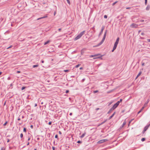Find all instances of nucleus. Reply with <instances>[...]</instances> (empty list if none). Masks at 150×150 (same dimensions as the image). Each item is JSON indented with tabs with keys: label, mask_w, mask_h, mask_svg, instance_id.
<instances>
[{
	"label": "nucleus",
	"mask_w": 150,
	"mask_h": 150,
	"mask_svg": "<svg viewBox=\"0 0 150 150\" xmlns=\"http://www.w3.org/2000/svg\"><path fill=\"white\" fill-rule=\"evenodd\" d=\"M85 32V31L84 30L81 32L75 38H74V41H76L80 39L81 37L84 34Z\"/></svg>",
	"instance_id": "nucleus-1"
},
{
	"label": "nucleus",
	"mask_w": 150,
	"mask_h": 150,
	"mask_svg": "<svg viewBox=\"0 0 150 150\" xmlns=\"http://www.w3.org/2000/svg\"><path fill=\"white\" fill-rule=\"evenodd\" d=\"M120 40V38L119 37H118L117 38L116 41H115L114 46H113V51H114V50H115L117 46V45L118 44V43H119V41Z\"/></svg>",
	"instance_id": "nucleus-2"
},
{
	"label": "nucleus",
	"mask_w": 150,
	"mask_h": 150,
	"mask_svg": "<svg viewBox=\"0 0 150 150\" xmlns=\"http://www.w3.org/2000/svg\"><path fill=\"white\" fill-rule=\"evenodd\" d=\"M106 31L105 32V33L104 34V35L103 37L102 40H101V41L98 45H96V47H98V46H99L100 45H101V44H102L103 43V42H104V41L105 39L106 36Z\"/></svg>",
	"instance_id": "nucleus-3"
},
{
	"label": "nucleus",
	"mask_w": 150,
	"mask_h": 150,
	"mask_svg": "<svg viewBox=\"0 0 150 150\" xmlns=\"http://www.w3.org/2000/svg\"><path fill=\"white\" fill-rule=\"evenodd\" d=\"M106 31L105 32V33L104 34V35L103 37L102 40H101V41L98 45H96V47H98V46H99L100 45H101V44H102L103 43V42H104V41L105 39L106 36Z\"/></svg>",
	"instance_id": "nucleus-4"
},
{
	"label": "nucleus",
	"mask_w": 150,
	"mask_h": 150,
	"mask_svg": "<svg viewBox=\"0 0 150 150\" xmlns=\"http://www.w3.org/2000/svg\"><path fill=\"white\" fill-rule=\"evenodd\" d=\"M103 55H101L100 54H96L94 55H91V57H97L95 58H100L102 57Z\"/></svg>",
	"instance_id": "nucleus-5"
},
{
	"label": "nucleus",
	"mask_w": 150,
	"mask_h": 150,
	"mask_svg": "<svg viewBox=\"0 0 150 150\" xmlns=\"http://www.w3.org/2000/svg\"><path fill=\"white\" fill-rule=\"evenodd\" d=\"M138 25L134 23H133L130 25V27L132 28H137Z\"/></svg>",
	"instance_id": "nucleus-6"
},
{
	"label": "nucleus",
	"mask_w": 150,
	"mask_h": 150,
	"mask_svg": "<svg viewBox=\"0 0 150 150\" xmlns=\"http://www.w3.org/2000/svg\"><path fill=\"white\" fill-rule=\"evenodd\" d=\"M106 140H107L105 139H102V140H100L98 141L97 142V143L98 144H102V143H103L105 142L106 141Z\"/></svg>",
	"instance_id": "nucleus-7"
},
{
	"label": "nucleus",
	"mask_w": 150,
	"mask_h": 150,
	"mask_svg": "<svg viewBox=\"0 0 150 150\" xmlns=\"http://www.w3.org/2000/svg\"><path fill=\"white\" fill-rule=\"evenodd\" d=\"M150 126V123L148 124H147L146 125L144 128V129L145 131H146L149 127Z\"/></svg>",
	"instance_id": "nucleus-8"
},
{
	"label": "nucleus",
	"mask_w": 150,
	"mask_h": 150,
	"mask_svg": "<svg viewBox=\"0 0 150 150\" xmlns=\"http://www.w3.org/2000/svg\"><path fill=\"white\" fill-rule=\"evenodd\" d=\"M104 28H105V27H104V26H103L102 27L101 30V31H100V33L99 34V36L100 35L102 34V33H103V30L104 29Z\"/></svg>",
	"instance_id": "nucleus-9"
},
{
	"label": "nucleus",
	"mask_w": 150,
	"mask_h": 150,
	"mask_svg": "<svg viewBox=\"0 0 150 150\" xmlns=\"http://www.w3.org/2000/svg\"><path fill=\"white\" fill-rule=\"evenodd\" d=\"M118 105L116 103L113 105V110L116 109L118 106Z\"/></svg>",
	"instance_id": "nucleus-10"
},
{
	"label": "nucleus",
	"mask_w": 150,
	"mask_h": 150,
	"mask_svg": "<svg viewBox=\"0 0 150 150\" xmlns=\"http://www.w3.org/2000/svg\"><path fill=\"white\" fill-rule=\"evenodd\" d=\"M149 99H148L146 101V102L144 104V106H143V107H144V108L145 107H146V106L147 105V104L149 103Z\"/></svg>",
	"instance_id": "nucleus-11"
},
{
	"label": "nucleus",
	"mask_w": 150,
	"mask_h": 150,
	"mask_svg": "<svg viewBox=\"0 0 150 150\" xmlns=\"http://www.w3.org/2000/svg\"><path fill=\"white\" fill-rule=\"evenodd\" d=\"M142 73V72L140 71L138 73V74L137 75V76L136 77L135 79H137L141 74Z\"/></svg>",
	"instance_id": "nucleus-12"
},
{
	"label": "nucleus",
	"mask_w": 150,
	"mask_h": 150,
	"mask_svg": "<svg viewBox=\"0 0 150 150\" xmlns=\"http://www.w3.org/2000/svg\"><path fill=\"white\" fill-rule=\"evenodd\" d=\"M126 121L125 120L124 121L122 125L120 127V128H122V127H124V126L126 124Z\"/></svg>",
	"instance_id": "nucleus-13"
},
{
	"label": "nucleus",
	"mask_w": 150,
	"mask_h": 150,
	"mask_svg": "<svg viewBox=\"0 0 150 150\" xmlns=\"http://www.w3.org/2000/svg\"><path fill=\"white\" fill-rule=\"evenodd\" d=\"M144 108V107H143V106L142 107V108L140 109V110L138 112H137V114H139L143 110V109Z\"/></svg>",
	"instance_id": "nucleus-14"
},
{
	"label": "nucleus",
	"mask_w": 150,
	"mask_h": 150,
	"mask_svg": "<svg viewBox=\"0 0 150 150\" xmlns=\"http://www.w3.org/2000/svg\"><path fill=\"white\" fill-rule=\"evenodd\" d=\"M150 6L149 5H148L146 8V10H147V11L149 10L150 9Z\"/></svg>",
	"instance_id": "nucleus-15"
},
{
	"label": "nucleus",
	"mask_w": 150,
	"mask_h": 150,
	"mask_svg": "<svg viewBox=\"0 0 150 150\" xmlns=\"http://www.w3.org/2000/svg\"><path fill=\"white\" fill-rule=\"evenodd\" d=\"M50 42L49 40H48L44 43V45H45L48 44Z\"/></svg>",
	"instance_id": "nucleus-16"
},
{
	"label": "nucleus",
	"mask_w": 150,
	"mask_h": 150,
	"mask_svg": "<svg viewBox=\"0 0 150 150\" xmlns=\"http://www.w3.org/2000/svg\"><path fill=\"white\" fill-rule=\"evenodd\" d=\"M85 133L83 134H82L80 136V137L81 138H83L85 136Z\"/></svg>",
	"instance_id": "nucleus-17"
},
{
	"label": "nucleus",
	"mask_w": 150,
	"mask_h": 150,
	"mask_svg": "<svg viewBox=\"0 0 150 150\" xmlns=\"http://www.w3.org/2000/svg\"><path fill=\"white\" fill-rule=\"evenodd\" d=\"M112 110V107H111L110 109V110L108 111V113H109L110 112H111Z\"/></svg>",
	"instance_id": "nucleus-18"
},
{
	"label": "nucleus",
	"mask_w": 150,
	"mask_h": 150,
	"mask_svg": "<svg viewBox=\"0 0 150 150\" xmlns=\"http://www.w3.org/2000/svg\"><path fill=\"white\" fill-rule=\"evenodd\" d=\"M145 140H146L145 138H143L141 139V140L142 142H144V141H145Z\"/></svg>",
	"instance_id": "nucleus-19"
},
{
	"label": "nucleus",
	"mask_w": 150,
	"mask_h": 150,
	"mask_svg": "<svg viewBox=\"0 0 150 150\" xmlns=\"http://www.w3.org/2000/svg\"><path fill=\"white\" fill-rule=\"evenodd\" d=\"M38 65H33V67L34 68H35V67H38Z\"/></svg>",
	"instance_id": "nucleus-20"
},
{
	"label": "nucleus",
	"mask_w": 150,
	"mask_h": 150,
	"mask_svg": "<svg viewBox=\"0 0 150 150\" xmlns=\"http://www.w3.org/2000/svg\"><path fill=\"white\" fill-rule=\"evenodd\" d=\"M26 88L25 87V86H23L21 88V90H23L24 89Z\"/></svg>",
	"instance_id": "nucleus-21"
},
{
	"label": "nucleus",
	"mask_w": 150,
	"mask_h": 150,
	"mask_svg": "<svg viewBox=\"0 0 150 150\" xmlns=\"http://www.w3.org/2000/svg\"><path fill=\"white\" fill-rule=\"evenodd\" d=\"M98 92V90L94 91H93V93H96Z\"/></svg>",
	"instance_id": "nucleus-22"
},
{
	"label": "nucleus",
	"mask_w": 150,
	"mask_h": 150,
	"mask_svg": "<svg viewBox=\"0 0 150 150\" xmlns=\"http://www.w3.org/2000/svg\"><path fill=\"white\" fill-rule=\"evenodd\" d=\"M69 70H68V69H67V70H64V71L65 72H68L69 71Z\"/></svg>",
	"instance_id": "nucleus-23"
},
{
	"label": "nucleus",
	"mask_w": 150,
	"mask_h": 150,
	"mask_svg": "<svg viewBox=\"0 0 150 150\" xmlns=\"http://www.w3.org/2000/svg\"><path fill=\"white\" fill-rule=\"evenodd\" d=\"M23 131L24 132H26V129L24 127L23 128Z\"/></svg>",
	"instance_id": "nucleus-24"
},
{
	"label": "nucleus",
	"mask_w": 150,
	"mask_h": 150,
	"mask_svg": "<svg viewBox=\"0 0 150 150\" xmlns=\"http://www.w3.org/2000/svg\"><path fill=\"white\" fill-rule=\"evenodd\" d=\"M80 64H78L77 65H76L75 66V67L76 68H78V67L80 66Z\"/></svg>",
	"instance_id": "nucleus-25"
},
{
	"label": "nucleus",
	"mask_w": 150,
	"mask_h": 150,
	"mask_svg": "<svg viewBox=\"0 0 150 150\" xmlns=\"http://www.w3.org/2000/svg\"><path fill=\"white\" fill-rule=\"evenodd\" d=\"M147 3V0H145V4L146 5Z\"/></svg>",
	"instance_id": "nucleus-26"
},
{
	"label": "nucleus",
	"mask_w": 150,
	"mask_h": 150,
	"mask_svg": "<svg viewBox=\"0 0 150 150\" xmlns=\"http://www.w3.org/2000/svg\"><path fill=\"white\" fill-rule=\"evenodd\" d=\"M77 142L78 143H82V141H80V140H79Z\"/></svg>",
	"instance_id": "nucleus-27"
},
{
	"label": "nucleus",
	"mask_w": 150,
	"mask_h": 150,
	"mask_svg": "<svg viewBox=\"0 0 150 150\" xmlns=\"http://www.w3.org/2000/svg\"><path fill=\"white\" fill-rule=\"evenodd\" d=\"M67 1L68 3L70 5V2L69 0H67Z\"/></svg>",
	"instance_id": "nucleus-28"
},
{
	"label": "nucleus",
	"mask_w": 150,
	"mask_h": 150,
	"mask_svg": "<svg viewBox=\"0 0 150 150\" xmlns=\"http://www.w3.org/2000/svg\"><path fill=\"white\" fill-rule=\"evenodd\" d=\"M134 120V119H132L129 122V124L131 123V122H132V121Z\"/></svg>",
	"instance_id": "nucleus-29"
},
{
	"label": "nucleus",
	"mask_w": 150,
	"mask_h": 150,
	"mask_svg": "<svg viewBox=\"0 0 150 150\" xmlns=\"http://www.w3.org/2000/svg\"><path fill=\"white\" fill-rule=\"evenodd\" d=\"M23 134L22 133H21L20 134V137L21 138H22L23 137Z\"/></svg>",
	"instance_id": "nucleus-30"
},
{
	"label": "nucleus",
	"mask_w": 150,
	"mask_h": 150,
	"mask_svg": "<svg viewBox=\"0 0 150 150\" xmlns=\"http://www.w3.org/2000/svg\"><path fill=\"white\" fill-rule=\"evenodd\" d=\"M7 121H6V122L4 124H3V125L4 126H6V124H7Z\"/></svg>",
	"instance_id": "nucleus-31"
},
{
	"label": "nucleus",
	"mask_w": 150,
	"mask_h": 150,
	"mask_svg": "<svg viewBox=\"0 0 150 150\" xmlns=\"http://www.w3.org/2000/svg\"><path fill=\"white\" fill-rule=\"evenodd\" d=\"M42 18H43V17H40V18H38L37 19V20H40V19H42Z\"/></svg>",
	"instance_id": "nucleus-32"
},
{
	"label": "nucleus",
	"mask_w": 150,
	"mask_h": 150,
	"mask_svg": "<svg viewBox=\"0 0 150 150\" xmlns=\"http://www.w3.org/2000/svg\"><path fill=\"white\" fill-rule=\"evenodd\" d=\"M120 102L119 101H117V102H116V103L118 104V105H119L120 103Z\"/></svg>",
	"instance_id": "nucleus-33"
},
{
	"label": "nucleus",
	"mask_w": 150,
	"mask_h": 150,
	"mask_svg": "<svg viewBox=\"0 0 150 150\" xmlns=\"http://www.w3.org/2000/svg\"><path fill=\"white\" fill-rule=\"evenodd\" d=\"M120 102L119 101H117V102H116V103L118 104V105H119L120 103Z\"/></svg>",
	"instance_id": "nucleus-34"
},
{
	"label": "nucleus",
	"mask_w": 150,
	"mask_h": 150,
	"mask_svg": "<svg viewBox=\"0 0 150 150\" xmlns=\"http://www.w3.org/2000/svg\"><path fill=\"white\" fill-rule=\"evenodd\" d=\"M117 1H116L114 2L113 3V6L115 5L116 3H117Z\"/></svg>",
	"instance_id": "nucleus-35"
},
{
	"label": "nucleus",
	"mask_w": 150,
	"mask_h": 150,
	"mask_svg": "<svg viewBox=\"0 0 150 150\" xmlns=\"http://www.w3.org/2000/svg\"><path fill=\"white\" fill-rule=\"evenodd\" d=\"M12 47V45H11L9 47H7V49H9L11 48Z\"/></svg>",
	"instance_id": "nucleus-36"
},
{
	"label": "nucleus",
	"mask_w": 150,
	"mask_h": 150,
	"mask_svg": "<svg viewBox=\"0 0 150 150\" xmlns=\"http://www.w3.org/2000/svg\"><path fill=\"white\" fill-rule=\"evenodd\" d=\"M104 17L105 18H107V16L106 15H105L104 16Z\"/></svg>",
	"instance_id": "nucleus-37"
},
{
	"label": "nucleus",
	"mask_w": 150,
	"mask_h": 150,
	"mask_svg": "<svg viewBox=\"0 0 150 150\" xmlns=\"http://www.w3.org/2000/svg\"><path fill=\"white\" fill-rule=\"evenodd\" d=\"M52 124V122H48V125H51Z\"/></svg>",
	"instance_id": "nucleus-38"
},
{
	"label": "nucleus",
	"mask_w": 150,
	"mask_h": 150,
	"mask_svg": "<svg viewBox=\"0 0 150 150\" xmlns=\"http://www.w3.org/2000/svg\"><path fill=\"white\" fill-rule=\"evenodd\" d=\"M141 35H145V34H144V33L142 32V33H141Z\"/></svg>",
	"instance_id": "nucleus-39"
},
{
	"label": "nucleus",
	"mask_w": 150,
	"mask_h": 150,
	"mask_svg": "<svg viewBox=\"0 0 150 150\" xmlns=\"http://www.w3.org/2000/svg\"><path fill=\"white\" fill-rule=\"evenodd\" d=\"M69 92V90H66V91L65 92H66V93H68Z\"/></svg>",
	"instance_id": "nucleus-40"
},
{
	"label": "nucleus",
	"mask_w": 150,
	"mask_h": 150,
	"mask_svg": "<svg viewBox=\"0 0 150 150\" xmlns=\"http://www.w3.org/2000/svg\"><path fill=\"white\" fill-rule=\"evenodd\" d=\"M55 138H58V135H57V134H56V135H55Z\"/></svg>",
	"instance_id": "nucleus-41"
},
{
	"label": "nucleus",
	"mask_w": 150,
	"mask_h": 150,
	"mask_svg": "<svg viewBox=\"0 0 150 150\" xmlns=\"http://www.w3.org/2000/svg\"><path fill=\"white\" fill-rule=\"evenodd\" d=\"M102 64L101 63H100V64H98L97 65V66H98V67H99Z\"/></svg>",
	"instance_id": "nucleus-42"
},
{
	"label": "nucleus",
	"mask_w": 150,
	"mask_h": 150,
	"mask_svg": "<svg viewBox=\"0 0 150 150\" xmlns=\"http://www.w3.org/2000/svg\"><path fill=\"white\" fill-rule=\"evenodd\" d=\"M122 99H120V100H119V101L120 102V103H121L122 102Z\"/></svg>",
	"instance_id": "nucleus-43"
},
{
	"label": "nucleus",
	"mask_w": 150,
	"mask_h": 150,
	"mask_svg": "<svg viewBox=\"0 0 150 150\" xmlns=\"http://www.w3.org/2000/svg\"><path fill=\"white\" fill-rule=\"evenodd\" d=\"M112 103V102L108 104V106H110Z\"/></svg>",
	"instance_id": "nucleus-44"
},
{
	"label": "nucleus",
	"mask_w": 150,
	"mask_h": 150,
	"mask_svg": "<svg viewBox=\"0 0 150 150\" xmlns=\"http://www.w3.org/2000/svg\"><path fill=\"white\" fill-rule=\"evenodd\" d=\"M147 40L148 42H150V39H148Z\"/></svg>",
	"instance_id": "nucleus-45"
},
{
	"label": "nucleus",
	"mask_w": 150,
	"mask_h": 150,
	"mask_svg": "<svg viewBox=\"0 0 150 150\" xmlns=\"http://www.w3.org/2000/svg\"><path fill=\"white\" fill-rule=\"evenodd\" d=\"M1 150H5V149L4 148L2 147L1 149Z\"/></svg>",
	"instance_id": "nucleus-46"
},
{
	"label": "nucleus",
	"mask_w": 150,
	"mask_h": 150,
	"mask_svg": "<svg viewBox=\"0 0 150 150\" xmlns=\"http://www.w3.org/2000/svg\"><path fill=\"white\" fill-rule=\"evenodd\" d=\"M145 131H145L144 130V129H143V131L142 132V134H143L144 133V132H145Z\"/></svg>",
	"instance_id": "nucleus-47"
},
{
	"label": "nucleus",
	"mask_w": 150,
	"mask_h": 150,
	"mask_svg": "<svg viewBox=\"0 0 150 150\" xmlns=\"http://www.w3.org/2000/svg\"><path fill=\"white\" fill-rule=\"evenodd\" d=\"M59 134H62V132H61V131H59Z\"/></svg>",
	"instance_id": "nucleus-48"
},
{
	"label": "nucleus",
	"mask_w": 150,
	"mask_h": 150,
	"mask_svg": "<svg viewBox=\"0 0 150 150\" xmlns=\"http://www.w3.org/2000/svg\"><path fill=\"white\" fill-rule=\"evenodd\" d=\"M16 73L18 74L19 73H21V71H17Z\"/></svg>",
	"instance_id": "nucleus-49"
},
{
	"label": "nucleus",
	"mask_w": 150,
	"mask_h": 150,
	"mask_svg": "<svg viewBox=\"0 0 150 150\" xmlns=\"http://www.w3.org/2000/svg\"><path fill=\"white\" fill-rule=\"evenodd\" d=\"M52 149L53 150H55V148L53 146L52 147Z\"/></svg>",
	"instance_id": "nucleus-50"
},
{
	"label": "nucleus",
	"mask_w": 150,
	"mask_h": 150,
	"mask_svg": "<svg viewBox=\"0 0 150 150\" xmlns=\"http://www.w3.org/2000/svg\"><path fill=\"white\" fill-rule=\"evenodd\" d=\"M144 21V20L142 19H141L140 20V22H142Z\"/></svg>",
	"instance_id": "nucleus-51"
},
{
	"label": "nucleus",
	"mask_w": 150,
	"mask_h": 150,
	"mask_svg": "<svg viewBox=\"0 0 150 150\" xmlns=\"http://www.w3.org/2000/svg\"><path fill=\"white\" fill-rule=\"evenodd\" d=\"M30 127L31 128H33V125H31L30 126Z\"/></svg>",
	"instance_id": "nucleus-52"
},
{
	"label": "nucleus",
	"mask_w": 150,
	"mask_h": 150,
	"mask_svg": "<svg viewBox=\"0 0 150 150\" xmlns=\"http://www.w3.org/2000/svg\"><path fill=\"white\" fill-rule=\"evenodd\" d=\"M61 30V28H59L58 29V31H60Z\"/></svg>",
	"instance_id": "nucleus-53"
},
{
	"label": "nucleus",
	"mask_w": 150,
	"mask_h": 150,
	"mask_svg": "<svg viewBox=\"0 0 150 150\" xmlns=\"http://www.w3.org/2000/svg\"><path fill=\"white\" fill-rule=\"evenodd\" d=\"M83 69V67H80V68H79V69H80V70Z\"/></svg>",
	"instance_id": "nucleus-54"
},
{
	"label": "nucleus",
	"mask_w": 150,
	"mask_h": 150,
	"mask_svg": "<svg viewBox=\"0 0 150 150\" xmlns=\"http://www.w3.org/2000/svg\"><path fill=\"white\" fill-rule=\"evenodd\" d=\"M9 141H10V140L9 139H7V142L8 143L9 142Z\"/></svg>",
	"instance_id": "nucleus-55"
},
{
	"label": "nucleus",
	"mask_w": 150,
	"mask_h": 150,
	"mask_svg": "<svg viewBox=\"0 0 150 150\" xmlns=\"http://www.w3.org/2000/svg\"><path fill=\"white\" fill-rule=\"evenodd\" d=\"M75 77V76H71V78H74Z\"/></svg>",
	"instance_id": "nucleus-56"
},
{
	"label": "nucleus",
	"mask_w": 150,
	"mask_h": 150,
	"mask_svg": "<svg viewBox=\"0 0 150 150\" xmlns=\"http://www.w3.org/2000/svg\"><path fill=\"white\" fill-rule=\"evenodd\" d=\"M30 137H28V141H29L30 140Z\"/></svg>",
	"instance_id": "nucleus-57"
},
{
	"label": "nucleus",
	"mask_w": 150,
	"mask_h": 150,
	"mask_svg": "<svg viewBox=\"0 0 150 150\" xmlns=\"http://www.w3.org/2000/svg\"><path fill=\"white\" fill-rule=\"evenodd\" d=\"M37 106V103H35V104L34 106H35V107H36Z\"/></svg>",
	"instance_id": "nucleus-58"
},
{
	"label": "nucleus",
	"mask_w": 150,
	"mask_h": 150,
	"mask_svg": "<svg viewBox=\"0 0 150 150\" xmlns=\"http://www.w3.org/2000/svg\"><path fill=\"white\" fill-rule=\"evenodd\" d=\"M140 38L142 39H144V37H141Z\"/></svg>",
	"instance_id": "nucleus-59"
},
{
	"label": "nucleus",
	"mask_w": 150,
	"mask_h": 150,
	"mask_svg": "<svg viewBox=\"0 0 150 150\" xmlns=\"http://www.w3.org/2000/svg\"><path fill=\"white\" fill-rule=\"evenodd\" d=\"M41 63H43L44 62V61L43 60H41Z\"/></svg>",
	"instance_id": "nucleus-60"
},
{
	"label": "nucleus",
	"mask_w": 150,
	"mask_h": 150,
	"mask_svg": "<svg viewBox=\"0 0 150 150\" xmlns=\"http://www.w3.org/2000/svg\"><path fill=\"white\" fill-rule=\"evenodd\" d=\"M72 113L71 112V113H70V114H69V115H72Z\"/></svg>",
	"instance_id": "nucleus-61"
},
{
	"label": "nucleus",
	"mask_w": 150,
	"mask_h": 150,
	"mask_svg": "<svg viewBox=\"0 0 150 150\" xmlns=\"http://www.w3.org/2000/svg\"><path fill=\"white\" fill-rule=\"evenodd\" d=\"M144 63H143L142 64V66H144Z\"/></svg>",
	"instance_id": "nucleus-62"
},
{
	"label": "nucleus",
	"mask_w": 150,
	"mask_h": 150,
	"mask_svg": "<svg viewBox=\"0 0 150 150\" xmlns=\"http://www.w3.org/2000/svg\"><path fill=\"white\" fill-rule=\"evenodd\" d=\"M13 86V84L12 83H11L10 85V86Z\"/></svg>",
	"instance_id": "nucleus-63"
},
{
	"label": "nucleus",
	"mask_w": 150,
	"mask_h": 150,
	"mask_svg": "<svg viewBox=\"0 0 150 150\" xmlns=\"http://www.w3.org/2000/svg\"><path fill=\"white\" fill-rule=\"evenodd\" d=\"M21 120V119L19 118H18V120Z\"/></svg>",
	"instance_id": "nucleus-64"
}]
</instances>
